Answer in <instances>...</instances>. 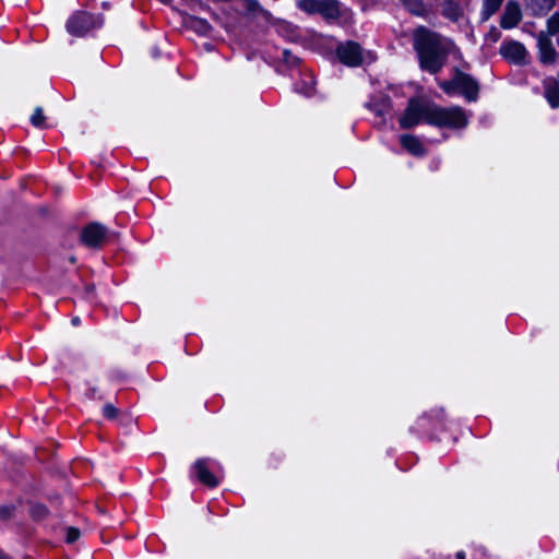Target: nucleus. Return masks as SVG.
<instances>
[{
	"instance_id": "1",
	"label": "nucleus",
	"mask_w": 559,
	"mask_h": 559,
	"mask_svg": "<svg viewBox=\"0 0 559 559\" xmlns=\"http://www.w3.org/2000/svg\"><path fill=\"white\" fill-rule=\"evenodd\" d=\"M415 47L420 67L430 73H437L443 67L447 56L454 47V44L436 33H427L416 38Z\"/></svg>"
},
{
	"instance_id": "2",
	"label": "nucleus",
	"mask_w": 559,
	"mask_h": 559,
	"mask_svg": "<svg viewBox=\"0 0 559 559\" xmlns=\"http://www.w3.org/2000/svg\"><path fill=\"white\" fill-rule=\"evenodd\" d=\"M429 124L433 127L462 130L467 127L471 114L459 106L440 107L432 104V110L429 111Z\"/></svg>"
},
{
	"instance_id": "3",
	"label": "nucleus",
	"mask_w": 559,
	"mask_h": 559,
	"mask_svg": "<svg viewBox=\"0 0 559 559\" xmlns=\"http://www.w3.org/2000/svg\"><path fill=\"white\" fill-rule=\"evenodd\" d=\"M439 86L448 95H463L468 102L477 99L478 83L469 75L463 72H456L449 81L439 82Z\"/></svg>"
},
{
	"instance_id": "4",
	"label": "nucleus",
	"mask_w": 559,
	"mask_h": 559,
	"mask_svg": "<svg viewBox=\"0 0 559 559\" xmlns=\"http://www.w3.org/2000/svg\"><path fill=\"white\" fill-rule=\"evenodd\" d=\"M432 110V104L412 99L407 108L400 118V126L403 129H411L420 122L430 123L429 111Z\"/></svg>"
},
{
	"instance_id": "5",
	"label": "nucleus",
	"mask_w": 559,
	"mask_h": 559,
	"mask_svg": "<svg viewBox=\"0 0 559 559\" xmlns=\"http://www.w3.org/2000/svg\"><path fill=\"white\" fill-rule=\"evenodd\" d=\"M103 19L86 12L73 14L67 23V29L71 35L83 36L91 29L100 27Z\"/></svg>"
},
{
	"instance_id": "6",
	"label": "nucleus",
	"mask_w": 559,
	"mask_h": 559,
	"mask_svg": "<svg viewBox=\"0 0 559 559\" xmlns=\"http://www.w3.org/2000/svg\"><path fill=\"white\" fill-rule=\"evenodd\" d=\"M336 53L340 61L349 67H357L366 61L360 46L353 41L340 45Z\"/></svg>"
},
{
	"instance_id": "7",
	"label": "nucleus",
	"mask_w": 559,
	"mask_h": 559,
	"mask_svg": "<svg viewBox=\"0 0 559 559\" xmlns=\"http://www.w3.org/2000/svg\"><path fill=\"white\" fill-rule=\"evenodd\" d=\"M107 229L99 223H91L85 226L81 234L82 242L91 248L100 247L106 238Z\"/></svg>"
},
{
	"instance_id": "8",
	"label": "nucleus",
	"mask_w": 559,
	"mask_h": 559,
	"mask_svg": "<svg viewBox=\"0 0 559 559\" xmlns=\"http://www.w3.org/2000/svg\"><path fill=\"white\" fill-rule=\"evenodd\" d=\"M501 55L513 63H524L527 51L519 41L503 43L500 47Z\"/></svg>"
},
{
	"instance_id": "9",
	"label": "nucleus",
	"mask_w": 559,
	"mask_h": 559,
	"mask_svg": "<svg viewBox=\"0 0 559 559\" xmlns=\"http://www.w3.org/2000/svg\"><path fill=\"white\" fill-rule=\"evenodd\" d=\"M210 460L200 459L193 465V471L198 479L209 487H216L219 484V478L209 471Z\"/></svg>"
},
{
	"instance_id": "10",
	"label": "nucleus",
	"mask_w": 559,
	"mask_h": 559,
	"mask_svg": "<svg viewBox=\"0 0 559 559\" xmlns=\"http://www.w3.org/2000/svg\"><path fill=\"white\" fill-rule=\"evenodd\" d=\"M538 58L543 64H554L557 51L552 41L547 36L540 35L537 39Z\"/></svg>"
},
{
	"instance_id": "11",
	"label": "nucleus",
	"mask_w": 559,
	"mask_h": 559,
	"mask_svg": "<svg viewBox=\"0 0 559 559\" xmlns=\"http://www.w3.org/2000/svg\"><path fill=\"white\" fill-rule=\"evenodd\" d=\"M522 19L521 9L515 2H508L500 20V26L504 29L515 27Z\"/></svg>"
},
{
	"instance_id": "12",
	"label": "nucleus",
	"mask_w": 559,
	"mask_h": 559,
	"mask_svg": "<svg viewBox=\"0 0 559 559\" xmlns=\"http://www.w3.org/2000/svg\"><path fill=\"white\" fill-rule=\"evenodd\" d=\"M400 143L404 150L414 156L420 157L426 154V148L423 142L415 135L403 134L400 138Z\"/></svg>"
},
{
	"instance_id": "13",
	"label": "nucleus",
	"mask_w": 559,
	"mask_h": 559,
	"mask_svg": "<svg viewBox=\"0 0 559 559\" xmlns=\"http://www.w3.org/2000/svg\"><path fill=\"white\" fill-rule=\"evenodd\" d=\"M545 97L552 108L559 107V81L546 79L544 81Z\"/></svg>"
},
{
	"instance_id": "14",
	"label": "nucleus",
	"mask_w": 559,
	"mask_h": 559,
	"mask_svg": "<svg viewBox=\"0 0 559 559\" xmlns=\"http://www.w3.org/2000/svg\"><path fill=\"white\" fill-rule=\"evenodd\" d=\"M318 13L325 19L335 20L341 15L340 4L335 0H322Z\"/></svg>"
},
{
	"instance_id": "15",
	"label": "nucleus",
	"mask_w": 559,
	"mask_h": 559,
	"mask_svg": "<svg viewBox=\"0 0 559 559\" xmlns=\"http://www.w3.org/2000/svg\"><path fill=\"white\" fill-rule=\"evenodd\" d=\"M295 91L304 96H311L314 92V80L311 74L305 75L295 85Z\"/></svg>"
},
{
	"instance_id": "16",
	"label": "nucleus",
	"mask_w": 559,
	"mask_h": 559,
	"mask_svg": "<svg viewBox=\"0 0 559 559\" xmlns=\"http://www.w3.org/2000/svg\"><path fill=\"white\" fill-rule=\"evenodd\" d=\"M555 4V0H527V7L536 15L547 13Z\"/></svg>"
},
{
	"instance_id": "17",
	"label": "nucleus",
	"mask_w": 559,
	"mask_h": 559,
	"mask_svg": "<svg viewBox=\"0 0 559 559\" xmlns=\"http://www.w3.org/2000/svg\"><path fill=\"white\" fill-rule=\"evenodd\" d=\"M189 26L195 33L204 36L209 35L212 31L211 24L206 20L201 17H191L189 21Z\"/></svg>"
},
{
	"instance_id": "18",
	"label": "nucleus",
	"mask_w": 559,
	"mask_h": 559,
	"mask_svg": "<svg viewBox=\"0 0 559 559\" xmlns=\"http://www.w3.org/2000/svg\"><path fill=\"white\" fill-rule=\"evenodd\" d=\"M503 0H484L483 3V16L489 19L501 7Z\"/></svg>"
},
{
	"instance_id": "19",
	"label": "nucleus",
	"mask_w": 559,
	"mask_h": 559,
	"mask_svg": "<svg viewBox=\"0 0 559 559\" xmlns=\"http://www.w3.org/2000/svg\"><path fill=\"white\" fill-rule=\"evenodd\" d=\"M322 0H297V7L310 14L318 13Z\"/></svg>"
},
{
	"instance_id": "20",
	"label": "nucleus",
	"mask_w": 559,
	"mask_h": 559,
	"mask_svg": "<svg viewBox=\"0 0 559 559\" xmlns=\"http://www.w3.org/2000/svg\"><path fill=\"white\" fill-rule=\"evenodd\" d=\"M403 5L413 14L423 15L426 8L421 0H401Z\"/></svg>"
},
{
	"instance_id": "21",
	"label": "nucleus",
	"mask_w": 559,
	"mask_h": 559,
	"mask_svg": "<svg viewBox=\"0 0 559 559\" xmlns=\"http://www.w3.org/2000/svg\"><path fill=\"white\" fill-rule=\"evenodd\" d=\"M31 122L36 128L45 127V116H44L43 109L40 107L35 108V110L31 117Z\"/></svg>"
},
{
	"instance_id": "22",
	"label": "nucleus",
	"mask_w": 559,
	"mask_h": 559,
	"mask_svg": "<svg viewBox=\"0 0 559 559\" xmlns=\"http://www.w3.org/2000/svg\"><path fill=\"white\" fill-rule=\"evenodd\" d=\"M548 31L550 34H557L559 33V13H555L549 20H548Z\"/></svg>"
},
{
	"instance_id": "23",
	"label": "nucleus",
	"mask_w": 559,
	"mask_h": 559,
	"mask_svg": "<svg viewBox=\"0 0 559 559\" xmlns=\"http://www.w3.org/2000/svg\"><path fill=\"white\" fill-rule=\"evenodd\" d=\"M444 14L452 20H456L459 15L457 7L454 5L452 2H449L448 5L444 8Z\"/></svg>"
},
{
	"instance_id": "24",
	"label": "nucleus",
	"mask_w": 559,
	"mask_h": 559,
	"mask_svg": "<svg viewBox=\"0 0 559 559\" xmlns=\"http://www.w3.org/2000/svg\"><path fill=\"white\" fill-rule=\"evenodd\" d=\"M80 537V531L75 527H68L67 528V542L68 543H74Z\"/></svg>"
},
{
	"instance_id": "25",
	"label": "nucleus",
	"mask_w": 559,
	"mask_h": 559,
	"mask_svg": "<svg viewBox=\"0 0 559 559\" xmlns=\"http://www.w3.org/2000/svg\"><path fill=\"white\" fill-rule=\"evenodd\" d=\"M103 414L107 418H114L116 416V414H117V409L115 408L114 405L107 404L103 408Z\"/></svg>"
},
{
	"instance_id": "26",
	"label": "nucleus",
	"mask_w": 559,
	"mask_h": 559,
	"mask_svg": "<svg viewBox=\"0 0 559 559\" xmlns=\"http://www.w3.org/2000/svg\"><path fill=\"white\" fill-rule=\"evenodd\" d=\"M283 58L285 60V62H287L288 64H295L297 63V58L294 57L289 51L287 50H283Z\"/></svg>"
},
{
	"instance_id": "27",
	"label": "nucleus",
	"mask_w": 559,
	"mask_h": 559,
	"mask_svg": "<svg viewBox=\"0 0 559 559\" xmlns=\"http://www.w3.org/2000/svg\"><path fill=\"white\" fill-rule=\"evenodd\" d=\"M487 37L492 41H497L500 37V33L496 27H491V29L487 34Z\"/></svg>"
},
{
	"instance_id": "28",
	"label": "nucleus",
	"mask_w": 559,
	"mask_h": 559,
	"mask_svg": "<svg viewBox=\"0 0 559 559\" xmlns=\"http://www.w3.org/2000/svg\"><path fill=\"white\" fill-rule=\"evenodd\" d=\"M9 513H10V510L8 508H1L0 509V514H1L2 518L9 516Z\"/></svg>"
},
{
	"instance_id": "29",
	"label": "nucleus",
	"mask_w": 559,
	"mask_h": 559,
	"mask_svg": "<svg viewBox=\"0 0 559 559\" xmlns=\"http://www.w3.org/2000/svg\"><path fill=\"white\" fill-rule=\"evenodd\" d=\"M456 558H457V559H465V552H464V551H459V552L456 554Z\"/></svg>"
},
{
	"instance_id": "30",
	"label": "nucleus",
	"mask_w": 559,
	"mask_h": 559,
	"mask_svg": "<svg viewBox=\"0 0 559 559\" xmlns=\"http://www.w3.org/2000/svg\"><path fill=\"white\" fill-rule=\"evenodd\" d=\"M79 321H80V319H79V318H74V319L72 320V323H73L74 325H78V324H79Z\"/></svg>"
},
{
	"instance_id": "31",
	"label": "nucleus",
	"mask_w": 559,
	"mask_h": 559,
	"mask_svg": "<svg viewBox=\"0 0 559 559\" xmlns=\"http://www.w3.org/2000/svg\"><path fill=\"white\" fill-rule=\"evenodd\" d=\"M94 395H95V390L93 389L92 393H91V396H94Z\"/></svg>"
},
{
	"instance_id": "32",
	"label": "nucleus",
	"mask_w": 559,
	"mask_h": 559,
	"mask_svg": "<svg viewBox=\"0 0 559 559\" xmlns=\"http://www.w3.org/2000/svg\"><path fill=\"white\" fill-rule=\"evenodd\" d=\"M368 58H369V60L373 59V57L370 53L368 55Z\"/></svg>"
},
{
	"instance_id": "33",
	"label": "nucleus",
	"mask_w": 559,
	"mask_h": 559,
	"mask_svg": "<svg viewBox=\"0 0 559 559\" xmlns=\"http://www.w3.org/2000/svg\"><path fill=\"white\" fill-rule=\"evenodd\" d=\"M0 559H8V558H7V557H4V556H0Z\"/></svg>"
},
{
	"instance_id": "34",
	"label": "nucleus",
	"mask_w": 559,
	"mask_h": 559,
	"mask_svg": "<svg viewBox=\"0 0 559 559\" xmlns=\"http://www.w3.org/2000/svg\"><path fill=\"white\" fill-rule=\"evenodd\" d=\"M163 2H167L168 0H162Z\"/></svg>"
}]
</instances>
